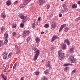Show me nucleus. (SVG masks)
Returning <instances> with one entry per match:
<instances>
[{
    "mask_svg": "<svg viewBox=\"0 0 80 80\" xmlns=\"http://www.w3.org/2000/svg\"><path fill=\"white\" fill-rule=\"evenodd\" d=\"M44 60H42V62H44Z\"/></svg>",
    "mask_w": 80,
    "mask_h": 80,
    "instance_id": "obj_61",
    "label": "nucleus"
},
{
    "mask_svg": "<svg viewBox=\"0 0 80 80\" xmlns=\"http://www.w3.org/2000/svg\"><path fill=\"white\" fill-rule=\"evenodd\" d=\"M78 4L79 5H80V1H78Z\"/></svg>",
    "mask_w": 80,
    "mask_h": 80,
    "instance_id": "obj_58",
    "label": "nucleus"
},
{
    "mask_svg": "<svg viewBox=\"0 0 80 80\" xmlns=\"http://www.w3.org/2000/svg\"><path fill=\"white\" fill-rule=\"evenodd\" d=\"M11 3L12 2L8 0L6 2V5H7L8 6H9V5H10V4H11Z\"/></svg>",
    "mask_w": 80,
    "mask_h": 80,
    "instance_id": "obj_19",
    "label": "nucleus"
},
{
    "mask_svg": "<svg viewBox=\"0 0 80 80\" xmlns=\"http://www.w3.org/2000/svg\"><path fill=\"white\" fill-rule=\"evenodd\" d=\"M1 32H3V30H4V28H3V26L2 27V28H1Z\"/></svg>",
    "mask_w": 80,
    "mask_h": 80,
    "instance_id": "obj_44",
    "label": "nucleus"
},
{
    "mask_svg": "<svg viewBox=\"0 0 80 80\" xmlns=\"http://www.w3.org/2000/svg\"><path fill=\"white\" fill-rule=\"evenodd\" d=\"M69 65H71V66H72V65H73V64H70L69 63H65L63 64V66H64V67H66L67 66H69Z\"/></svg>",
    "mask_w": 80,
    "mask_h": 80,
    "instance_id": "obj_16",
    "label": "nucleus"
},
{
    "mask_svg": "<svg viewBox=\"0 0 80 80\" xmlns=\"http://www.w3.org/2000/svg\"><path fill=\"white\" fill-rule=\"evenodd\" d=\"M38 21H40V17H39L38 18Z\"/></svg>",
    "mask_w": 80,
    "mask_h": 80,
    "instance_id": "obj_55",
    "label": "nucleus"
},
{
    "mask_svg": "<svg viewBox=\"0 0 80 80\" xmlns=\"http://www.w3.org/2000/svg\"><path fill=\"white\" fill-rule=\"evenodd\" d=\"M46 65L47 67H49V69H50V68H51V66H50V61H47V62H46Z\"/></svg>",
    "mask_w": 80,
    "mask_h": 80,
    "instance_id": "obj_8",
    "label": "nucleus"
},
{
    "mask_svg": "<svg viewBox=\"0 0 80 80\" xmlns=\"http://www.w3.org/2000/svg\"><path fill=\"white\" fill-rule=\"evenodd\" d=\"M17 50H19L20 49V47L19 46H18L17 47Z\"/></svg>",
    "mask_w": 80,
    "mask_h": 80,
    "instance_id": "obj_51",
    "label": "nucleus"
},
{
    "mask_svg": "<svg viewBox=\"0 0 80 80\" xmlns=\"http://www.w3.org/2000/svg\"><path fill=\"white\" fill-rule=\"evenodd\" d=\"M69 58L71 63H76V60L74 58L73 55H72L69 57Z\"/></svg>",
    "mask_w": 80,
    "mask_h": 80,
    "instance_id": "obj_3",
    "label": "nucleus"
},
{
    "mask_svg": "<svg viewBox=\"0 0 80 80\" xmlns=\"http://www.w3.org/2000/svg\"><path fill=\"white\" fill-rule=\"evenodd\" d=\"M77 7V5L76 4H73L72 6V8H76Z\"/></svg>",
    "mask_w": 80,
    "mask_h": 80,
    "instance_id": "obj_17",
    "label": "nucleus"
},
{
    "mask_svg": "<svg viewBox=\"0 0 80 80\" xmlns=\"http://www.w3.org/2000/svg\"><path fill=\"white\" fill-rule=\"evenodd\" d=\"M61 48H62V49L63 50H64V49H65V48H67L66 45H61Z\"/></svg>",
    "mask_w": 80,
    "mask_h": 80,
    "instance_id": "obj_21",
    "label": "nucleus"
},
{
    "mask_svg": "<svg viewBox=\"0 0 80 80\" xmlns=\"http://www.w3.org/2000/svg\"><path fill=\"white\" fill-rule=\"evenodd\" d=\"M80 20V17L77 18L76 19V21H78V20Z\"/></svg>",
    "mask_w": 80,
    "mask_h": 80,
    "instance_id": "obj_40",
    "label": "nucleus"
},
{
    "mask_svg": "<svg viewBox=\"0 0 80 80\" xmlns=\"http://www.w3.org/2000/svg\"><path fill=\"white\" fill-rule=\"evenodd\" d=\"M32 50L33 51L35 50H37V48H36V46H35L33 45L32 46Z\"/></svg>",
    "mask_w": 80,
    "mask_h": 80,
    "instance_id": "obj_22",
    "label": "nucleus"
},
{
    "mask_svg": "<svg viewBox=\"0 0 80 80\" xmlns=\"http://www.w3.org/2000/svg\"><path fill=\"white\" fill-rule=\"evenodd\" d=\"M30 37H28L27 39V42H29L30 40Z\"/></svg>",
    "mask_w": 80,
    "mask_h": 80,
    "instance_id": "obj_37",
    "label": "nucleus"
},
{
    "mask_svg": "<svg viewBox=\"0 0 80 80\" xmlns=\"http://www.w3.org/2000/svg\"><path fill=\"white\" fill-rule=\"evenodd\" d=\"M20 27L21 28H23V27H24V24L22 23H21L20 25Z\"/></svg>",
    "mask_w": 80,
    "mask_h": 80,
    "instance_id": "obj_28",
    "label": "nucleus"
},
{
    "mask_svg": "<svg viewBox=\"0 0 80 80\" xmlns=\"http://www.w3.org/2000/svg\"><path fill=\"white\" fill-rule=\"evenodd\" d=\"M29 33H30V31L28 30H26L24 31V32H23L22 35L24 36H26L27 35H29Z\"/></svg>",
    "mask_w": 80,
    "mask_h": 80,
    "instance_id": "obj_4",
    "label": "nucleus"
},
{
    "mask_svg": "<svg viewBox=\"0 0 80 80\" xmlns=\"http://www.w3.org/2000/svg\"><path fill=\"white\" fill-rule=\"evenodd\" d=\"M46 7L47 9H49L50 8V4H47L46 6Z\"/></svg>",
    "mask_w": 80,
    "mask_h": 80,
    "instance_id": "obj_31",
    "label": "nucleus"
},
{
    "mask_svg": "<svg viewBox=\"0 0 80 80\" xmlns=\"http://www.w3.org/2000/svg\"><path fill=\"white\" fill-rule=\"evenodd\" d=\"M64 11L65 13V12H68V9L67 8H64Z\"/></svg>",
    "mask_w": 80,
    "mask_h": 80,
    "instance_id": "obj_29",
    "label": "nucleus"
},
{
    "mask_svg": "<svg viewBox=\"0 0 80 80\" xmlns=\"http://www.w3.org/2000/svg\"><path fill=\"white\" fill-rule=\"evenodd\" d=\"M56 38H57V37L55 36H53L51 40L52 42H54L55 40L56 39Z\"/></svg>",
    "mask_w": 80,
    "mask_h": 80,
    "instance_id": "obj_15",
    "label": "nucleus"
},
{
    "mask_svg": "<svg viewBox=\"0 0 80 80\" xmlns=\"http://www.w3.org/2000/svg\"><path fill=\"white\" fill-rule=\"evenodd\" d=\"M36 42L38 44L40 43V39L38 38H35Z\"/></svg>",
    "mask_w": 80,
    "mask_h": 80,
    "instance_id": "obj_11",
    "label": "nucleus"
},
{
    "mask_svg": "<svg viewBox=\"0 0 80 80\" xmlns=\"http://www.w3.org/2000/svg\"><path fill=\"white\" fill-rule=\"evenodd\" d=\"M59 17H62V14L60 13L59 15Z\"/></svg>",
    "mask_w": 80,
    "mask_h": 80,
    "instance_id": "obj_50",
    "label": "nucleus"
},
{
    "mask_svg": "<svg viewBox=\"0 0 80 80\" xmlns=\"http://www.w3.org/2000/svg\"><path fill=\"white\" fill-rule=\"evenodd\" d=\"M62 7H63L64 9L66 8H67V6L65 4H63L62 5Z\"/></svg>",
    "mask_w": 80,
    "mask_h": 80,
    "instance_id": "obj_27",
    "label": "nucleus"
},
{
    "mask_svg": "<svg viewBox=\"0 0 80 80\" xmlns=\"http://www.w3.org/2000/svg\"><path fill=\"white\" fill-rule=\"evenodd\" d=\"M70 52L71 53H73V48H72L70 49Z\"/></svg>",
    "mask_w": 80,
    "mask_h": 80,
    "instance_id": "obj_30",
    "label": "nucleus"
},
{
    "mask_svg": "<svg viewBox=\"0 0 80 80\" xmlns=\"http://www.w3.org/2000/svg\"><path fill=\"white\" fill-rule=\"evenodd\" d=\"M12 71V69H10L8 71V72H10Z\"/></svg>",
    "mask_w": 80,
    "mask_h": 80,
    "instance_id": "obj_52",
    "label": "nucleus"
},
{
    "mask_svg": "<svg viewBox=\"0 0 80 80\" xmlns=\"http://www.w3.org/2000/svg\"><path fill=\"white\" fill-rule=\"evenodd\" d=\"M49 27V25H48V24H46L45 25L44 27L45 28H48V27Z\"/></svg>",
    "mask_w": 80,
    "mask_h": 80,
    "instance_id": "obj_32",
    "label": "nucleus"
},
{
    "mask_svg": "<svg viewBox=\"0 0 80 80\" xmlns=\"http://www.w3.org/2000/svg\"><path fill=\"white\" fill-rule=\"evenodd\" d=\"M23 78H24V77H22L21 78L20 80H24L23 79Z\"/></svg>",
    "mask_w": 80,
    "mask_h": 80,
    "instance_id": "obj_53",
    "label": "nucleus"
},
{
    "mask_svg": "<svg viewBox=\"0 0 80 80\" xmlns=\"http://www.w3.org/2000/svg\"><path fill=\"white\" fill-rule=\"evenodd\" d=\"M45 0H40L39 3V5H40V6L42 5H43V4L45 3Z\"/></svg>",
    "mask_w": 80,
    "mask_h": 80,
    "instance_id": "obj_7",
    "label": "nucleus"
},
{
    "mask_svg": "<svg viewBox=\"0 0 80 80\" xmlns=\"http://www.w3.org/2000/svg\"><path fill=\"white\" fill-rule=\"evenodd\" d=\"M17 63H16L14 65V67H16V66H17Z\"/></svg>",
    "mask_w": 80,
    "mask_h": 80,
    "instance_id": "obj_57",
    "label": "nucleus"
},
{
    "mask_svg": "<svg viewBox=\"0 0 80 80\" xmlns=\"http://www.w3.org/2000/svg\"><path fill=\"white\" fill-rule=\"evenodd\" d=\"M4 37L5 39H7V38H8V34L7 33V32H5L4 34Z\"/></svg>",
    "mask_w": 80,
    "mask_h": 80,
    "instance_id": "obj_18",
    "label": "nucleus"
},
{
    "mask_svg": "<svg viewBox=\"0 0 80 80\" xmlns=\"http://www.w3.org/2000/svg\"><path fill=\"white\" fill-rule=\"evenodd\" d=\"M44 73L45 75H48V74L49 73V70L47 69L44 71Z\"/></svg>",
    "mask_w": 80,
    "mask_h": 80,
    "instance_id": "obj_20",
    "label": "nucleus"
},
{
    "mask_svg": "<svg viewBox=\"0 0 80 80\" xmlns=\"http://www.w3.org/2000/svg\"><path fill=\"white\" fill-rule=\"evenodd\" d=\"M5 12H3L1 14V17H2L3 18H6V16H5Z\"/></svg>",
    "mask_w": 80,
    "mask_h": 80,
    "instance_id": "obj_13",
    "label": "nucleus"
},
{
    "mask_svg": "<svg viewBox=\"0 0 80 80\" xmlns=\"http://www.w3.org/2000/svg\"><path fill=\"white\" fill-rule=\"evenodd\" d=\"M24 4H21L20 6V8H23L24 7Z\"/></svg>",
    "mask_w": 80,
    "mask_h": 80,
    "instance_id": "obj_34",
    "label": "nucleus"
},
{
    "mask_svg": "<svg viewBox=\"0 0 80 80\" xmlns=\"http://www.w3.org/2000/svg\"><path fill=\"white\" fill-rule=\"evenodd\" d=\"M32 28H35V24L34 22L32 24Z\"/></svg>",
    "mask_w": 80,
    "mask_h": 80,
    "instance_id": "obj_39",
    "label": "nucleus"
},
{
    "mask_svg": "<svg viewBox=\"0 0 80 80\" xmlns=\"http://www.w3.org/2000/svg\"><path fill=\"white\" fill-rule=\"evenodd\" d=\"M16 34H17V33H16V32H13L12 33V35L14 36H16Z\"/></svg>",
    "mask_w": 80,
    "mask_h": 80,
    "instance_id": "obj_41",
    "label": "nucleus"
},
{
    "mask_svg": "<svg viewBox=\"0 0 80 80\" xmlns=\"http://www.w3.org/2000/svg\"><path fill=\"white\" fill-rule=\"evenodd\" d=\"M76 70L75 69H74V70H72V74H73L74 73H76Z\"/></svg>",
    "mask_w": 80,
    "mask_h": 80,
    "instance_id": "obj_35",
    "label": "nucleus"
},
{
    "mask_svg": "<svg viewBox=\"0 0 80 80\" xmlns=\"http://www.w3.org/2000/svg\"><path fill=\"white\" fill-rule=\"evenodd\" d=\"M42 80H47V79L45 77V76H43L42 77Z\"/></svg>",
    "mask_w": 80,
    "mask_h": 80,
    "instance_id": "obj_36",
    "label": "nucleus"
},
{
    "mask_svg": "<svg viewBox=\"0 0 80 80\" xmlns=\"http://www.w3.org/2000/svg\"><path fill=\"white\" fill-rule=\"evenodd\" d=\"M79 30H80V28H79Z\"/></svg>",
    "mask_w": 80,
    "mask_h": 80,
    "instance_id": "obj_64",
    "label": "nucleus"
},
{
    "mask_svg": "<svg viewBox=\"0 0 80 80\" xmlns=\"http://www.w3.org/2000/svg\"><path fill=\"white\" fill-rule=\"evenodd\" d=\"M56 25V22H52L51 24V26L52 27V28H55Z\"/></svg>",
    "mask_w": 80,
    "mask_h": 80,
    "instance_id": "obj_10",
    "label": "nucleus"
},
{
    "mask_svg": "<svg viewBox=\"0 0 80 80\" xmlns=\"http://www.w3.org/2000/svg\"><path fill=\"white\" fill-rule=\"evenodd\" d=\"M62 50H60L58 51V57L59 58L60 60H62V58H63L65 57V55H64V53L62 52Z\"/></svg>",
    "mask_w": 80,
    "mask_h": 80,
    "instance_id": "obj_1",
    "label": "nucleus"
},
{
    "mask_svg": "<svg viewBox=\"0 0 80 80\" xmlns=\"http://www.w3.org/2000/svg\"><path fill=\"white\" fill-rule=\"evenodd\" d=\"M39 74V72H36L35 73V74L36 75H38Z\"/></svg>",
    "mask_w": 80,
    "mask_h": 80,
    "instance_id": "obj_49",
    "label": "nucleus"
},
{
    "mask_svg": "<svg viewBox=\"0 0 80 80\" xmlns=\"http://www.w3.org/2000/svg\"><path fill=\"white\" fill-rule=\"evenodd\" d=\"M39 52H40V51L38 49H36L34 51V53L36 54L33 59L34 61L36 60L37 59V58H38V56L39 55Z\"/></svg>",
    "mask_w": 80,
    "mask_h": 80,
    "instance_id": "obj_2",
    "label": "nucleus"
},
{
    "mask_svg": "<svg viewBox=\"0 0 80 80\" xmlns=\"http://www.w3.org/2000/svg\"><path fill=\"white\" fill-rule=\"evenodd\" d=\"M41 34H43V33H44V32H41Z\"/></svg>",
    "mask_w": 80,
    "mask_h": 80,
    "instance_id": "obj_59",
    "label": "nucleus"
},
{
    "mask_svg": "<svg viewBox=\"0 0 80 80\" xmlns=\"http://www.w3.org/2000/svg\"><path fill=\"white\" fill-rule=\"evenodd\" d=\"M17 3H18V1H16L14 2V5H16V4H17Z\"/></svg>",
    "mask_w": 80,
    "mask_h": 80,
    "instance_id": "obj_45",
    "label": "nucleus"
},
{
    "mask_svg": "<svg viewBox=\"0 0 80 80\" xmlns=\"http://www.w3.org/2000/svg\"><path fill=\"white\" fill-rule=\"evenodd\" d=\"M1 76L2 78H3V80H7V77H6L5 76H4V74H1Z\"/></svg>",
    "mask_w": 80,
    "mask_h": 80,
    "instance_id": "obj_12",
    "label": "nucleus"
},
{
    "mask_svg": "<svg viewBox=\"0 0 80 80\" xmlns=\"http://www.w3.org/2000/svg\"><path fill=\"white\" fill-rule=\"evenodd\" d=\"M66 27V24H63L61 26V27H60L59 29V32H61L62 29H63V27Z\"/></svg>",
    "mask_w": 80,
    "mask_h": 80,
    "instance_id": "obj_14",
    "label": "nucleus"
},
{
    "mask_svg": "<svg viewBox=\"0 0 80 80\" xmlns=\"http://www.w3.org/2000/svg\"><path fill=\"white\" fill-rule=\"evenodd\" d=\"M12 52H10L9 53V54L8 55V57H9V58H10V57H11V56L12 55Z\"/></svg>",
    "mask_w": 80,
    "mask_h": 80,
    "instance_id": "obj_38",
    "label": "nucleus"
},
{
    "mask_svg": "<svg viewBox=\"0 0 80 80\" xmlns=\"http://www.w3.org/2000/svg\"><path fill=\"white\" fill-rule=\"evenodd\" d=\"M68 28H66L65 29V30L68 31Z\"/></svg>",
    "mask_w": 80,
    "mask_h": 80,
    "instance_id": "obj_54",
    "label": "nucleus"
},
{
    "mask_svg": "<svg viewBox=\"0 0 80 80\" xmlns=\"http://www.w3.org/2000/svg\"><path fill=\"white\" fill-rule=\"evenodd\" d=\"M45 0H40L39 3V5H40V6L42 5H43V4L45 3Z\"/></svg>",
    "mask_w": 80,
    "mask_h": 80,
    "instance_id": "obj_6",
    "label": "nucleus"
},
{
    "mask_svg": "<svg viewBox=\"0 0 80 80\" xmlns=\"http://www.w3.org/2000/svg\"><path fill=\"white\" fill-rule=\"evenodd\" d=\"M20 53V50H18L16 52L17 54H18Z\"/></svg>",
    "mask_w": 80,
    "mask_h": 80,
    "instance_id": "obj_43",
    "label": "nucleus"
},
{
    "mask_svg": "<svg viewBox=\"0 0 80 80\" xmlns=\"http://www.w3.org/2000/svg\"><path fill=\"white\" fill-rule=\"evenodd\" d=\"M64 43H67L68 45H70V41L68 39H67L64 40Z\"/></svg>",
    "mask_w": 80,
    "mask_h": 80,
    "instance_id": "obj_9",
    "label": "nucleus"
},
{
    "mask_svg": "<svg viewBox=\"0 0 80 80\" xmlns=\"http://www.w3.org/2000/svg\"><path fill=\"white\" fill-rule=\"evenodd\" d=\"M15 67H15L14 66H13V70H14V69H15Z\"/></svg>",
    "mask_w": 80,
    "mask_h": 80,
    "instance_id": "obj_60",
    "label": "nucleus"
},
{
    "mask_svg": "<svg viewBox=\"0 0 80 80\" xmlns=\"http://www.w3.org/2000/svg\"><path fill=\"white\" fill-rule=\"evenodd\" d=\"M7 43H8V40L7 39H5V40L4 41V45H6L7 44Z\"/></svg>",
    "mask_w": 80,
    "mask_h": 80,
    "instance_id": "obj_24",
    "label": "nucleus"
},
{
    "mask_svg": "<svg viewBox=\"0 0 80 80\" xmlns=\"http://www.w3.org/2000/svg\"><path fill=\"white\" fill-rule=\"evenodd\" d=\"M17 47H18V46H15V47H16V48H17Z\"/></svg>",
    "mask_w": 80,
    "mask_h": 80,
    "instance_id": "obj_63",
    "label": "nucleus"
},
{
    "mask_svg": "<svg viewBox=\"0 0 80 80\" xmlns=\"http://www.w3.org/2000/svg\"><path fill=\"white\" fill-rule=\"evenodd\" d=\"M61 0V1H62V2H63V0Z\"/></svg>",
    "mask_w": 80,
    "mask_h": 80,
    "instance_id": "obj_62",
    "label": "nucleus"
},
{
    "mask_svg": "<svg viewBox=\"0 0 80 80\" xmlns=\"http://www.w3.org/2000/svg\"><path fill=\"white\" fill-rule=\"evenodd\" d=\"M61 12L62 13H65V12H64V10H62L61 11Z\"/></svg>",
    "mask_w": 80,
    "mask_h": 80,
    "instance_id": "obj_48",
    "label": "nucleus"
},
{
    "mask_svg": "<svg viewBox=\"0 0 80 80\" xmlns=\"http://www.w3.org/2000/svg\"><path fill=\"white\" fill-rule=\"evenodd\" d=\"M53 49H54V46L53 45H52L50 48V50H53Z\"/></svg>",
    "mask_w": 80,
    "mask_h": 80,
    "instance_id": "obj_33",
    "label": "nucleus"
},
{
    "mask_svg": "<svg viewBox=\"0 0 80 80\" xmlns=\"http://www.w3.org/2000/svg\"><path fill=\"white\" fill-rule=\"evenodd\" d=\"M8 65H7V66H6V67L5 68L6 70H7V69H8Z\"/></svg>",
    "mask_w": 80,
    "mask_h": 80,
    "instance_id": "obj_47",
    "label": "nucleus"
},
{
    "mask_svg": "<svg viewBox=\"0 0 80 80\" xmlns=\"http://www.w3.org/2000/svg\"><path fill=\"white\" fill-rule=\"evenodd\" d=\"M2 46V41H0V47Z\"/></svg>",
    "mask_w": 80,
    "mask_h": 80,
    "instance_id": "obj_42",
    "label": "nucleus"
},
{
    "mask_svg": "<svg viewBox=\"0 0 80 80\" xmlns=\"http://www.w3.org/2000/svg\"><path fill=\"white\" fill-rule=\"evenodd\" d=\"M7 53H6L3 56V58L5 60H6L7 59Z\"/></svg>",
    "mask_w": 80,
    "mask_h": 80,
    "instance_id": "obj_23",
    "label": "nucleus"
},
{
    "mask_svg": "<svg viewBox=\"0 0 80 80\" xmlns=\"http://www.w3.org/2000/svg\"><path fill=\"white\" fill-rule=\"evenodd\" d=\"M32 0H25V3H27L26 4H28L29 2H30V1H31Z\"/></svg>",
    "mask_w": 80,
    "mask_h": 80,
    "instance_id": "obj_26",
    "label": "nucleus"
},
{
    "mask_svg": "<svg viewBox=\"0 0 80 80\" xmlns=\"http://www.w3.org/2000/svg\"><path fill=\"white\" fill-rule=\"evenodd\" d=\"M19 17L20 18H21V19H22L23 20V22H24V20H26V19H27V16H24V15L22 14Z\"/></svg>",
    "mask_w": 80,
    "mask_h": 80,
    "instance_id": "obj_5",
    "label": "nucleus"
},
{
    "mask_svg": "<svg viewBox=\"0 0 80 80\" xmlns=\"http://www.w3.org/2000/svg\"><path fill=\"white\" fill-rule=\"evenodd\" d=\"M68 67H66L65 68L64 70H68Z\"/></svg>",
    "mask_w": 80,
    "mask_h": 80,
    "instance_id": "obj_46",
    "label": "nucleus"
},
{
    "mask_svg": "<svg viewBox=\"0 0 80 80\" xmlns=\"http://www.w3.org/2000/svg\"><path fill=\"white\" fill-rule=\"evenodd\" d=\"M17 27V25L14 23H12V28H16Z\"/></svg>",
    "mask_w": 80,
    "mask_h": 80,
    "instance_id": "obj_25",
    "label": "nucleus"
},
{
    "mask_svg": "<svg viewBox=\"0 0 80 80\" xmlns=\"http://www.w3.org/2000/svg\"><path fill=\"white\" fill-rule=\"evenodd\" d=\"M53 13H51V17H52V16H53Z\"/></svg>",
    "mask_w": 80,
    "mask_h": 80,
    "instance_id": "obj_56",
    "label": "nucleus"
}]
</instances>
